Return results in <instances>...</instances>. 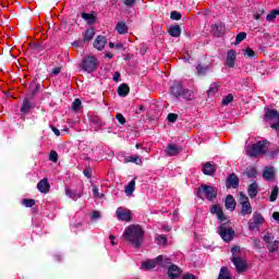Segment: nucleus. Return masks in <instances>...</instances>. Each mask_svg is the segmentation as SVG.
<instances>
[{"mask_svg": "<svg viewBox=\"0 0 279 279\" xmlns=\"http://www.w3.org/2000/svg\"><path fill=\"white\" fill-rule=\"evenodd\" d=\"M122 236L126 243L138 248L143 245V241H145V229L140 225H130L124 229Z\"/></svg>", "mask_w": 279, "mask_h": 279, "instance_id": "1", "label": "nucleus"}, {"mask_svg": "<svg viewBox=\"0 0 279 279\" xmlns=\"http://www.w3.org/2000/svg\"><path fill=\"white\" fill-rule=\"evenodd\" d=\"M217 187L203 184L198 187L197 197H199L201 199H208V202H213V199H217Z\"/></svg>", "mask_w": 279, "mask_h": 279, "instance_id": "2", "label": "nucleus"}, {"mask_svg": "<svg viewBox=\"0 0 279 279\" xmlns=\"http://www.w3.org/2000/svg\"><path fill=\"white\" fill-rule=\"evenodd\" d=\"M241 252V248L239 246H234L231 248L232 253V263L236 269L238 274H243V271H246L247 269V262L245 259L241 258L238 254Z\"/></svg>", "mask_w": 279, "mask_h": 279, "instance_id": "3", "label": "nucleus"}, {"mask_svg": "<svg viewBox=\"0 0 279 279\" xmlns=\"http://www.w3.org/2000/svg\"><path fill=\"white\" fill-rule=\"evenodd\" d=\"M81 69L85 71V73H94V71L99 69V60H97L95 56H87L83 58Z\"/></svg>", "mask_w": 279, "mask_h": 279, "instance_id": "4", "label": "nucleus"}, {"mask_svg": "<svg viewBox=\"0 0 279 279\" xmlns=\"http://www.w3.org/2000/svg\"><path fill=\"white\" fill-rule=\"evenodd\" d=\"M246 151L251 158H256V156H264V154H267V142H257L256 144H253L251 147H247Z\"/></svg>", "mask_w": 279, "mask_h": 279, "instance_id": "5", "label": "nucleus"}, {"mask_svg": "<svg viewBox=\"0 0 279 279\" xmlns=\"http://www.w3.org/2000/svg\"><path fill=\"white\" fill-rule=\"evenodd\" d=\"M218 234H220L222 241L230 243L234 239V229L228 226V223H222L218 227Z\"/></svg>", "mask_w": 279, "mask_h": 279, "instance_id": "6", "label": "nucleus"}, {"mask_svg": "<svg viewBox=\"0 0 279 279\" xmlns=\"http://www.w3.org/2000/svg\"><path fill=\"white\" fill-rule=\"evenodd\" d=\"M241 206L240 215H242V217H247V215L252 214V204L250 203V198L243 194H241Z\"/></svg>", "mask_w": 279, "mask_h": 279, "instance_id": "7", "label": "nucleus"}, {"mask_svg": "<svg viewBox=\"0 0 279 279\" xmlns=\"http://www.w3.org/2000/svg\"><path fill=\"white\" fill-rule=\"evenodd\" d=\"M263 223H265V217H263V215L260 213L255 211L253 214L252 221L248 222V229L256 230L258 228V226H263Z\"/></svg>", "mask_w": 279, "mask_h": 279, "instance_id": "8", "label": "nucleus"}, {"mask_svg": "<svg viewBox=\"0 0 279 279\" xmlns=\"http://www.w3.org/2000/svg\"><path fill=\"white\" fill-rule=\"evenodd\" d=\"M265 119H269L270 121H275V123L271 124L272 130H279V113L278 111L274 109H269L265 113Z\"/></svg>", "mask_w": 279, "mask_h": 279, "instance_id": "9", "label": "nucleus"}, {"mask_svg": "<svg viewBox=\"0 0 279 279\" xmlns=\"http://www.w3.org/2000/svg\"><path fill=\"white\" fill-rule=\"evenodd\" d=\"M119 221H132V211L124 207H119L116 211Z\"/></svg>", "mask_w": 279, "mask_h": 279, "instance_id": "10", "label": "nucleus"}, {"mask_svg": "<svg viewBox=\"0 0 279 279\" xmlns=\"http://www.w3.org/2000/svg\"><path fill=\"white\" fill-rule=\"evenodd\" d=\"M65 195H66V197H69V199H72L73 202H77V199L83 197L84 191H82V190H72L69 186H65Z\"/></svg>", "mask_w": 279, "mask_h": 279, "instance_id": "11", "label": "nucleus"}, {"mask_svg": "<svg viewBox=\"0 0 279 279\" xmlns=\"http://www.w3.org/2000/svg\"><path fill=\"white\" fill-rule=\"evenodd\" d=\"M107 43H108V38H106V36H104V35H99V36L96 37V39L94 41V47L98 51H104V49L106 48Z\"/></svg>", "mask_w": 279, "mask_h": 279, "instance_id": "12", "label": "nucleus"}, {"mask_svg": "<svg viewBox=\"0 0 279 279\" xmlns=\"http://www.w3.org/2000/svg\"><path fill=\"white\" fill-rule=\"evenodd\" d=\"M181 275H182V270L180 269V267H178V265L171 264L169 266L168 276L170 279L180 278Z\"/></svg>", "mask_w": 279, "mask_h": 279, "instance_id": "13", "label": "nucleus"}, {"mask_svg": "<svg viewBox=\"0 0 279 279\" xmlns=\"http://www.w3.org/2000/svg\"><path fill=\"white\" fill-rule=\"evenodd\" d=\"M211 215H216L219 219V221H226V215H223V209H221V206L219 205H214L210 209Z\"/></svg>", "mask_w": 279, "mask_h": 279, "instance_id": "14", "label": "nucleus"}, {"mask_svg": "<svg viewBox=\"0 0 279 279\" xmlns=\"http://www.w3.org/2000/svg\"><path fill=\"white\" fill-rule=\"evenodd\" d=\"M50 189H51V185H49V180L47 179H43L37 183V190L39 191V193L47 194L49 193Z\"/></svg>", "mask_w": 279, "mask_h": 279, "instance_id": "15", "label": "nucleus"}, {"mask_svg": "<svg viewBox=\"0 0 279 279\" xmlns=\"http://www.w3.org/2000/svg\"><path fill=\"white\" fill-rule=\"evenodd\" d=\"M235 60H236V51L229 50L227 52V61H226L227 66H229V69H234Z\"/></svg>", "mask_w": 279, "mask_h": 279, "instance_id": "16", "label": "nucleus"}, {"mask_svg": "<svg viewBox=\"0 0 279 279\" xmlns=\"http://www.w3.org/2000/svg\"><path fill=\"white\" fill-rule=\"evenodd\" d=\"M156 263L158 267H169L171 258L167 257V255H159L156 257Z\"/></svg>", "mask_w": 279, "mask_h": 279, "instance_id": "17", "label": "nucleus"}, {"mask_svg": "<svg viewBox=\"0 0 279 279\" xmlns=\"http://www.w3.org/2000/svg\"><path fill=\"white\" fill-rule=\"evenodd\" d=\"M227 186L230 189H239V177L236 174L232 173L227 179Z\"/></svg>", "mask_w": 279, "mask_h": 279, "instance_id": "18", "label": "nucleus"}, {"mask_svg": "<svg viewBox=\"0 0 279 279\" xmlns=\"http://www.w3.org/2000/svg\"><path fill=\"white\" fill-rule=\"evenodd\" d=\"M217 171V166L210 163V162H206L204 166H203V173L205 175H215Z\"/></svg>", "mask_w": 279, "mask_h": 279, "instance_id": "19", "label": "nucleus"}, {"mask_svg": "<svg viewBox=\"0 0 279 279\" xmlns=\"http://www.w3.org/2000/svg\"><path fill=\"white\" fill-rule=\"evenodd\" d=\"M225 206L227 208V210H230L231 213L233 210H235L236 208V202L234 201V196L233 195H228L226 201H225Z\"/></svg>", "mask_w": 279, "mask_h": 279, "instance_id": "20", "label": "nucleus"}, {"mask_svg": "<svg viewBox=\"0 0 279 279\" xmlns=\"http://www.w3.org/2000/svg\"><path fill=\"white\" fill-rule=\"evenodd\" d=\"M130 27H128V24H125V22H118L116 25V32L120 35V36H125V34H128Z\"/></svg>", "mask_w": 279, "mask_h": 279, "instance_id": "21", "label": "nucleus"}, {"mask_svg": "<svg viewBox=\"0 0 279 279\" xmlns=\"http://www.w3.org/2000/svg\"><path fill=\"white\" fill-rule=\"evenodd\" d=\"M247 193H248V197H251V199H254V197H256V195H258V183L256 181H254L253 183H251L248 185Z\"/></svg>", "mask_w": 279, "mask_h": 279, "instance_id": "22", "label": "nucleus"}, {"mask_svg": "<svg viewBox=\"0 0 279 279\" xmlns=\"http://www.w3.org/2000/svg\"><path fill=\"white\" fill-rule=\"evenodd\" d=\"M276 175V169H274V167H267L265 168L264 172H263V178L264 180H274Z\"/></svg>", "mask_w": 279, "mask_h": 279, "instance_id": "23", "label": "nucleus"}, {"mask_svg": "<svg viewBox=\"0 0 279 279\" xmlns=\"http://www.w3.org/2000/svg\"><path fill=\"white\" fill-rule=\"evenodd\" d=\"M32 108H34L32 101H29V99H24L20 112L21 114H29V110H32Z\"/></svg>", "mask_w": 279, "mask_h": 279, "instance_id": "24", "label": "nucleus"}, {"mask_svg": "<svg viewBox=\"0 0 279 279\" xmlns=\"http://www.w3.org/2000/svg\"><path fill=\"white\" fill-rule=\"evenodd\" d=\"M157 266H158V262H156V258L147 259V260L143 262L142 269H144V270L155 269V267H157Z\"/></svg>", "mask_w": 279, "mask_h": 279, "instance_id": "25", "label": "nucleus"}, {"mask_svg": "<svg viewBox=\"0 0 279 279\" xmlns=\"http://www.w3.org/2000/svg\"><path fill=\"white\" fill-rule=\"evenodd\" d=\"M166 154L167 156H178V154H180V148L174 144H169L166 147Z\"/></svg>", "mask_w": 279, "mask_h": 279, "instance_id": "26", "label": "nucleus"}, {"mask_svg": "<svg viewBox=\"0 0 279 279\" xmlns=\"http://www.w3.org/2000/svg\"><path fill=\"white\" fill-rule=\"evenodd\" d=\"M136 191V181L132 180L129 182V184L124 189V193L128 195V197H132V194Z\"/></svg>", "mask_w": 279, "mask_h": 279, "instance_id": "27", "label": "nucleus"}, {"mask_svg": "<svg viewBox=\"0 0 279 279\" xmlns=\"http://www.w3.org/2000/svg\"><path fill=\"white\" fill-rule=\"evenodd\" d=\"M214 29H216L215 35L221 37L223 34H226V24L221 22L215 24Z\"/></svg>", "mask_w": 279, "mask_h": 279, "instance_id": "28", "label": "nucleus"}, {"mask_svg": "<svg viewBox=\"0 0 279 279\" xmlns=\"http://www.w3.org/2000/svg\"><path fill=\"white\" fill-rule=\"evenodd\" d=\"M184 88L182 87V83H174L171 87V93L174 95V97H180L182 95V90Z\"/></svg>", "mask_w": 279, "mask_h": 279, "instance_id": "29", "label": "nucleus"}, {"mask_svg": "<svg viewBox=\"0 0 279 279\" xmlns=\"http://www.w3.org/2000/svg\"><path fill=\"white\" fill-rule=\"evenodd\" d=\"M82 19L86 21L87 25H95L97 17H95L94 14L90 13H82Z\"/></svg>", "mask_w": 279, "mask_h": 279, "instance_id": "30", "label": "nucleus"}, {"mask_svg": "<svg viewBox=\"0 0 279 279\" xmlns=\"http://www.w3.org/2000/svg\"><path fill=\"white\" fill-rule=\"evenodd\" d=\"M129 94H130V86H128L126 84H121L118 87V95L120 97H128Z\"/></svg>", "mask_w": 279, "mask_h": 279, "instance_id": "31", "label": "nucleus"}, {"mask_svg": "<svg viewBox=\"0 0 279 279\" xmlns=\"http://www.w3.org/2000/svg\"><path fill=\"white\" fill-rule=\"evenodd\" d=\"M169 34L173 38H180V34H182V29L180 28V25L171 26L169 29Z\"/></svg>", "mask_w": 279, "mask_h": 279, "instance_id": "32", "label": "nucleus"}, {"mask_svg": "<svg viewBox=\"0 0 279 279\" xmlns=\"http://www.w3.org/2000/svg\"><path fill=\"white\" fill-rule=\"evenodd\" d=\"M93 38H95V28L92 27L85 32L84 40L85 43H88L89 40H93Z\"/></svg>", "mask_w": 279, "mask_h": 279, "instance_id": "33", "label": "nucleus"}, {"mask_svg": "<svg viewBox=\"0 0 279 279\" xmlns=\"http://www.w3.org/2000/svg\"><path fill=\"white\" fill-rule=\"evenodd\" d=\"M218 279H231L230 272L227 267H221Z\"/></svg>", "mask_w": 279, "mask_h": 279, "instance_id": "34", "label": "nucleus"}, {"mask_svg": "<svg viewBox=\"0 0 279 279\" xmlns=\"http://www.w3.org/2000/svg\"><path fill=\"white\" fill-rule=\"evenodd\" d=\"M126 162H134L135 165H143V159L138 156H129L125 158Z\"/></svg>", "mask_w": 279, "mask_h": 279, "instance_id": "35", "label": "nucleus"}, {"mask_svg": "<svg viewBox=\"0 0 279 279\" xmlns=\"http://www.w3.org/2000/svg\"><path fill=\"white\" fill-rule=\"evenodd\" d=\"M245 38H247V34L245 32L239 33L235 37V45H241Z\"/></svg>", "mask_w": 279, "mask_h": 279, "instance_id": "36", "label": "nucleus"}, {"mask_svg": "<svg viewBox=\"0 0 279 279\" xmlns=\"http://www.w3.org/2000/svg\"><path fill=\"white\" fill-rule=\"evenodd\" d=\"M180 97H183V99H193V92L190 89H182Z\"/></svg>", "mask_w": 279, "mask_h": 279, "instance_id": "37", "label": "nucleus"}, {"mask_svg": "<svg viewBox=\"0 0 279 279\" xmlns=\"http://www.w3.org/2000/svg\"><path fill=\"white\" fill-rule=\"evenodd\" d=\"M276 16H279V10H272L271 13H269L266 16V21H268L269 23H271V21H276Z\"/></svg>", "mask_w": 279, "mask_h": 279, "instance_id": "38", "label": "nucleus"}, {"mask_svg": "<svg viewBox=\"0 0 279 279\" xmlns=\"http://www.w3.org/2000/svg\"><path fill=\"white\" fill-rule=\"evenodd\" d=\"M278 192H279L278 185H275L271 191L269 202H276V199H278Z\"/></svg>", "mask_w": 279, "mask_h": 279, "instance_id": "39", "label": "nucleus"}, {"mask_svg": "<svg viewBox=\"0 0 279 279\" xmlns=\"http://www.w3.org/2000/svg\"><path fill=\"white\" fill-rule=\"evenodd\" d=\"M197 75H206L208 73V66H203L202 64H198L196 66Z\"/></svg>", "mask_w": 279, "mask_h": 279, "instance_id": "40", "label": "nucleus"}, {"mask_svg": "<svg viewBox=\"0 0 279 279\" xmlns=\"http://www.w3.org/2000/svg\"><path fill=\"white\" fill-rule=\"evenodd\" d=\"M232 101H234V96L229 94L222 99V106H228V104H232Z\"/></svg>", "mask_w": 279, "mask_h": 279, "instance_id": "41", "label": "nucleus"}, {"mask_svg": "<svg viewBox=\"0 0 279 279\" xmlns=\"http://www.w3.org/2000/svg\"><path fill=\"white\" fill-rule=\"evenodd\" d=\"M269 252H276L279 247V242L278 241H274L270 244L267 245Z\"/></svg>", "mask_w": 279, "mask_h": 279, "instance_id": "42", "label": "nucleus"}, {"mask_svg": "<svg viewBox=\"0 0 279 279\" xmlns=\"http://www.w3.org/2000/svg\"><path fill=\"white\" fill-rule=\"evenodd\" d=\"M170 19L172 21H180V19H182V14L180 12H178V11H172L170 13Z\"/></svg>", "mask_w": 279, "mask_h": 279, "instance_id": "43", "label": "nucleus"}, {"mask_svg": "<svg viewBox=\"0 0 279 279\" xmlns=\"http://www.w3.org/2000/svg\"><path fill=\"white\" fill-rule=\"evenodd\" d=\"M264 241H265V243H267V245H269L270 243H274V234L267 232L264 235Z\"/></svg>", "mask_w": 279, "mask_h": 279, "instance_id": "44", "label": "nucleus"}, {"mask_svg": "<svg viewBox=\"0 0 279 279\" xmlns=\"http://www.w3.org/2000/svg\"><path fill=\"white\" fill-rule=\"evenodd\" d=\"M22 204L26 208H32V206H34L36 204V201H34V199H23Z\"/></svg>", "mask_w": 279, "mask_h": 279, "instance_id": "45", "label": "nucleus"}, {"mask_svg": "<svg viewBox=\"0 0 279 279\" xmlns=\"http://www.w3.org/2000/svg\"><path fill=\"white\" fill-rule=\"evenodd\" d=\"M219 90V85L217 83H214L208 90V95H215Z\"/></svg>", "mask_w": 279, "mask_h": 279, "instance_id": "46", "label": "nucleus"}, {"mask_svg": "<svg viewBox=\"0 0 279 279\" xmlns=\"http://www.w3.org/2000/svg\"><path fill=\"white\" fill-rule=\"evenodd\" d=\"M156 239L158 245H167V238L165 235H158Z\"/></svg>", "mask_w": 279, "mask_h": 279, "instance_id": "47", "label": "nucleus"}, {"mask_svg": "<svg viewBox=\"0 0 279 279\" xmlns=\"http://www.w3.org/2000/svg\"><path fill=\"white\" fill-rule=\"evenodd\" d=\"M244 56H246V58H254V56H256V52H254L252 48L247 47L244 50Z\"/></svg>", "mask_w": 279, "mask_h": 279, "instance_id": "48", "label": "nucleus"}, {"mask_svg": "<svg viewBox=\"0 0 279 279\" xmlns=\"http://www.w3.org/2000/svg\"><path fill=\"white\" fill-rule=\"evenodd\" d=\"M247 178H256V168H250L246 170Z\"/></svg>", "mask_w": 279, "mask_h": 279, "instance_id": "49", "label": "nucleus"}, {"mask_svg": "<svg viewBox=\"0 0 279 279\" xmlns=\"http://www.w3.org/2000/svg\"><path fill=\"white\" fill-rule=\"evenodd\" d=\"M49 160H51V162H58V153L56 150L50 151Z\"/></svg>", "mask_w": 279, "mask_h": 279, "instance_id": "50", "label": "nucleus"}, {"mask_svg": "<svg viewBox=\"0 0 279 279\" xmlns=\"http://www.w3.org/2000/svg\"><path fill=\"white\" fill-rule=\"evenodd\" d=\"M93 193L94 197H97L98 199H101V197H104V195L99 193V187H97L96 185L93 186Z\"/></svg>", "mask_w": 279, "mask_h": 279, "instance_id": "51", "label": "nucleus"}, {"mask_svg": "<svg viewBox=\"0 0 279 279\" xmlns=\"http://www.w3.org/2000/svg\"><path fill=\"white\" fill-rule=\"evenodd\" d=\"M117 121H119L120 125H125V117H123L121 113H118L116 116Z\"/></svg>", "mask_w": 279, "mask_h": 279, "instance_id": "52", "label": "nucleus"}, {"mask_svg": "<svg viewBox=\"0 0 279 279\" xmlns=\"http://www.w3.org/2000/svg\"><path fill=\"white\" fill-rule=\"evenodd\" d=\"M83 173L85 178H88V179L93 178V170H90V167L85 168Z\"/></svg>", "mask_w": 279, "mask_h": 279, "instance_id": "53", "label": "nucleus"}, {"mask_svg": "<svg viewBox=\"0 0 279 279\" xmlns=\"http://www.w3.org/2000/svg\"><path fill=\"white\" fill-rule=\"evenodd\" d=\"M168 121H169L170 123H175V121H178V114H175V113H169V114H168Z\"/></svg>", "mask_w": 279, "mask_h": 279, "instance_id": "54", "label": "nucleus"}, {"mask_svg": "<svg viewBox=\"0 0 279 279\" xmlns=\"http://www.w3.org/2000/svg\"><path fill=\"white\" fill-rule=\"evenodd\" d=\"M80 106H82V100L75 99L73 102V110H80Z\"/></svg>", "mask_w": 279, "mask_h": 279, "instance_id": "55", "label": "nucleus"}, {"mask_svg": "<svg viewBox=\"0 0 279 279\" xmlns=\"http://www.w3.org/2000/svg\"><path fill=\"white\" fill-rule=\"evenodd\" d=\"M100 218H101V214H99V211H93L92 219L94 221H96V219H100Z\"/></svg>", "mask_w": 279, "mask_h": 279, "instance_id": "56", "label": "nucleus"}, {"mask_svg": "<svg viewBox=\"0 0 279 279\" xmlns=\"http://www.w3.org/2000/svg\"><path fill=\"white\" fill-rule=\"evenodd\" d=\"M134 3H136V0H125V1H124V4H125L128 8H132V5H134Z\"/></svg>", "mask_w": 279, "mask_h": 279, "instance_id": "57", "label": "nucleus"}, {"mask_svg": "<svg viewBox=\"0 0 279 279\" xmlns=\"http://www.w3.org/2000/svg\"><path fill=\"white\" fill-rule=\"evenodd\" d=\"M61 72H62V68L52 69V75H60Z\"/></svg>", "mask_w": 279, "mask_h": 279, "instance_id": "58", "label": "nucleus"}, {"mask_svg": "<svg viewBox=\"0 0 279 279\" xmlns=\"http://www.w3.org/2000/svg\"><path fill=\"white\" fill-rule=\"evenodd\" d=\"M121 77V74L119 72H116L113 74V82H119V78Z\"/></svg>", "mask_w": 279, "mask_h": 279, "instance_id": "59", "label": "nucleus"}, {"mask_svg": "<svg viewBox=\"0 0 279 279\" xmlns=\"http://www.w3.org/2000/svg\"><path fill=\"white\" fill-rule=\"evenodd\" d=\"M116 49H122V50H125V47L123 46L122 43H118L116 44Z\"/></svg>", "mask_w": 279, "mask_h": 279, "instance_id": "60", "label": "nucleus"}, {"mask_svg": "<svg viewBox=\"0 0 279 279\" xmlns=\"http://www.w3.org/2000/svg\"><path fill=\"white\" fill-rule=\"evenodd\" d=\"M272 219H275V221H279V213L278 211H275L272 214Z\"/></svg>", "mask_w": 279, "mask_h": 279, "instance_id": "61", "label": "nucleus"}, {"mask_svg": "<svg viewBox=\"0 0 279 279\" xmlns=\"http://www.w3.org/2000/svg\"><path fill=\"white\" fill-rule=\"evenodd\" d=\"M52 132L56 134V136H60V130L56 129V126H52Z\"/></svg>", "mask_w": 279, "mask_h": 279, "instance_id": "62", "label": "nucleus"}, {"mask_svg": "<svg viewBox=\"0 0 279 279\" xmlns=\"http://www.w3.org/2000/svg\"><path fill=\"white\" fill-rule=\"evenodd\" d=\"M109 239L111 241V245H117V242H114V235H110Z\"/></svg>", "mask_w": 279, "mask_h": 279, "instance_id": "63", "label": "nucleus"}, {"mask_svg": "<svg viewBox=\"0 0 279 279\" xmlns=\"http://www.w3.org/2000/svg\"><path fill=\"white\" fill-rule=\"evenodd\" d=\"M255 247H260V240H254Z\"/></svg>", "mask_w": 279, "mask_h": 279, "instance_id": "64", "label": "nucleus"}]
</instances>
